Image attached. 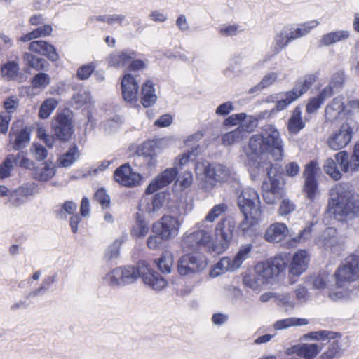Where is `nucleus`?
Listing matches in <instances>:
<instances>
[{
  "label": "nucleus",
  "mask_w": 359,
  "mask_h": 359,
  "mask_svg": "<svg viewBox=\"0 0 359 359\" xmlns=\"http://www.w3.org/2000/svg\"><path fill=\"white\" fill-rule=\"evenodd\" d=\"M257 271L258 276H259L260 287L264 285V284L269 283L271 278H273L271 262H258L257 264Z\"/></svg>",
  "instance_id": "nucleus-40"
},
{
  "label": "nucleus",
  "mask_w": 359,
  "mask_h": 359,
  "mask_svg": "<svg viewBox=\"0 0 359 359\" xmlns=\"http://www.w3.org/2000/svg\"><path fill=\"white\" fill-rule=\"evenodd\" d=\"M320 241L326 250L334 255H340L344 250V240L339 236L336 229L328 228L322 233Z\"/></svg>",
  "instance_id": "nucleus-18"
},
{
  "label": "nucleus",
  "mask_w": 359,
  "mask_h": 359,
  "mask_svg": "<svg viewBox=\"0 0 359 359\" xmlns=\"http://www.w3.org/2000/svg\"><path fill=\"white\" fill-rule=\"evenodd\" d=\"M327 213L338 221L359 212V195L353 193L346 183L335 184L330 190Z\"/></svg>",
  "instance_id": "nucleus-4"
},
{
  "label": "nucleus",
  "mask_w": 359,
  "mask_h": 359,
  "mask_svg": "<svg viewBox=\"0 0 359 359\" xmlns=\"http://www.w3.org/2000/svg\"><path fill=\"white\" fill-rule=\"evenodd\" d=\"M207 259L201 254H185L181 256L177 263V271L180 276H191L206 268Z\"/></svg>",
  "instance_id": "nucleus-12"
},
{
  "label": "nucleus",
  "mask_w": 359,
  "mask_h": 359,
  "mask_svg": "<svg viewBox=\"0 0 359 359\" xmlns=\"http://www.w3.org/2000/svg\"><path fill=\"white\" fill-rule=\"evenodd\" d=\"M164 140H147L142 142L137 149V153L144 158V161L149 168H156L158 163V155L162 152L164 145Z\"/></svg>",
  "instance_id": "nucleus-14"
},
{
  "label": "nucleus",
  "mask_w": 359,
  "mask_h": 359,
  "mask_svg": "<svg viewBox=\"0 0 359 359\" xmlns=\"http://www.w3.org/2000/svg\"><path fill=\"white\" fill-rule=\"evenodd\" d=\"M157 101V95L154 84L151 81H147L142 86V103L145 107L153 105Z\"/></svg>",
  "instance_id": "nucleus-35"
},
{
  "label": "nucleus",
  "mask_w": 359,
  "mask_h": 359,
  "mask_svg": "<svg viewBox=\"0 0 359 359\" xmlns=\"http://www.w3.org/2000/svg\"><path fill=\"white\" fill-rule=\"evenodd\" d=\"M137 56L133 50H123L120 52H114L109 55L107 58L109 66H114L117 68H123L126 65H130V60Z\"/></svg>",
  "instance_id": "nucleus-29"
},
{
  "label": "nucleus",
  "mask_w": 359,
  "mask_h": 359,
  "mask_svg": "<svg viewBox=\"0 0 359 359\" xmlns=\"http://www.w3.org/2000/svg\"><path fill=\"white\" fill-rule=\"evenodd\" d=\"M237 203L242 213H250L251 219H260L262 210L258 193L252 187H245L237 191Z\"/></svg>",
  "instance_id": "nucleus-8"
},
{
  "label": "nucleus",
  "mask_w": 359,
  "mask_h": 359,
  "mask_svg": "<svg viewBox=\"0 0 359 359\" xmlns=\"http://www.w3.org/2000/svg\"><path fill=\"white\" fill-rule=\"evenodd\" d=\"M280 178L278 168L271 164L269 168H267V178L262 182V195L266 203H275L283 196Z\"/></svg>",
  "instance_id": "nucleus-7"
},
{
  "label": "nucleus",
  "mask_w": 359,
  "mask_h": 359,
  "mask_svg": "<svg viewBox=\"0 0 359 359\" xmlns=\"http://www.w3.org/2000/svg\"><path fill=\"white\" fill-rule=\"evenodd\" d=\"M139 276H142L144 283L156 291H161L167 285L165 278L154 271L147 262H137V267L125 266L116 267L106 273L104 280L111 286H124L133 283Z\"/></svg>",
  "instance_id": "nucleus-1"
},
{
  "label": "nucleus",
  "mask_w": 359,
  "mask_h": 359,
  "mask_svg": "<svg viewBox=\"0 0 359 359\" xmlns=\"http://www.w3.org/2000/svg\"><path fill=\"white\" fill-rule=\"evenodd\" d=\"M325 342H315L314 344H302V357L304 359L316 358L320 354Z\"/></svg>",
  "instance_id": "nucleus-38"
},
{
  "label": "nucleus",
  "mask_w": 359,
  "mask_h": 359,
  "mask_svg": "<svg viewBox=\"0 0 359 359\" xmlns=\"http://www.w3.org/2000/svg\"><path fill=\"white\" fill-rule=\"evenodd\" d=\"M182 221L177 217L165 215L157 221L155 225L156 231L162 236L163 241H170L179 235Z\"/></svg>",
  "instance_id": "nucleus-16"
},
{
  "label": "nucleus",
  "mask_w": 359,
  "mask_h": 359,
  "mask_svg": "<svg viewBox=\"0 0 359 359\" xmlns=\"http://www.w3.org/2000/svg\"><path fill=\"white\" fill-rule=\"evenodd\" d=\"M242 31L241 26L238 24L222 25L219 29L220 34L224 36H233Z\"/></svg>",
  "instance_id": "nucleus-57"
},
{
  "label": "nucleus",
  "mask_w": 359,
  "mask_h": 359,
  "mask_svg": "<svg viewBox=\"0 0 359 359\" xmlns=\"http://www.w3.org/2000/svg\"><path fill=\"white\" fill-rule=\"evenodd\" d=\"M295 100H297V95L294 87L291 91H287V93H285L283 97H280V99L277 100L276 109L278 111H283V109H285L287 105H290V104L295 101Z\"/></svg>",
  "instance_id": "nucleus-53"
},
{
  "label": "nucleus",
  "mask_w": 359,
  "mask_h": 359,
  "mask_svg": "<svg viewBox=\"0 0 359 359\" xmlns=\"http://www.w3.org/2000/svg\"><path fill=\"white\" fill-rule=\"evenodd\" d=\"M337 163L338 162L335 158V161L333 159H327L324 163V170L330 177L335 180H340L342 176L340 170H339L337 167Z\"/></svg>",
  "instance_id": "nucleus-51"
},
{
  "label": "nucleus",
  "mask_w": 359,
  "mask_h": 359,
  "mask_svg": "<svg viewBox=\"0 0 359 359\" xmlns=\"http://www.w3.org/2000/svg\"><path fill=\"white\" fill-rule=\"evenodd\" d=\"M304 127L305 123L302 118L301 109L299 107H296L287 121V130L291 133H297Z\"/></svg>",
  "instance_id": "nucleus-37"
},
{
  "label": "nucleus",
  "mask_w": 359,
  "mask_h": 359,
  "mask_svg": "<svg viewBox=\"0 0 359 359\" xmlns=\"http://www.w3.org/2000/svg\"><path fill=\"white\" fill-rule=\"evenodd\" d=\"M316 78L317 77L316 75H314V74H309V75H306L304 77L302 81H299L296 84L294 88L297 99H298L299 96L302 95V94L305 93V92L308 91L312 84L315 83Z\"/></svg>",
  "instance_id": "nucleus-45"
},
{
  "label": "nucleus",
  "mask_w": 359,
  "mask_h": 359,
  "mask_svg": "<svg viewBox=\"0 0 359 359\" xmlns=\"http://www.w3.org/2000/svg\"><path fill=\"white\" fill-rule=\"evenodd\" d=\"M52 32L53 27H51L50 25H44V26L38 27L36 29L20 37V41H22V42H28V41L34 40V39H36V37L50 35Z\"/></svg>",
  "instance_id": "nucleus-44"
},
{
  "label": "nucleus",
  "mask_w": 359,
  "mask_h": 359,
  "mask_svg": "<svg viewBox=\"0 0 359 359\" xmlns=\"http://www.w3.org/2000/svg\"><path fill=\"white\" fill-rule=\"evenodd\" d=\"M80 156V152L76 146H73L69 149L62 154L58 158L59 164L62 166H70L76 162Z\"/></svg>",
  "instance_id": "nucleus-46"
},
{
  "label": "nucleus",
  "mask_w": 359,
  "mask_h": 359,
  "mask_svg": "<svg viewBox=\"0 0 359 359\" xmlns=\"http://www.w3.org/2000/svg\"><path fill=\"white\" fill-rule=\"evenodd\" d=\"M309 321L306 318H299V317H287L283 320H276L273 323V327L275 330H283L291 327H299V325H308Z\"/></svg>",
  "instance_id": "nucleus-36"
},
{
  "label": "nucleus",
  "mask_w": 359,
  "mask_h": 359,
  "mask_svg": "<svg viewBox=\"0 0 359 359\" xmlns=\"http://www.w3.org/2000/svg\"><path fill=\"white\" fill-rule=\"evenodd\" d=\"M123 98L126 102H136L138 99V81L132 74H126L121 82Z\"/></svg>",
  "instance_id": "nucleus-25"
},
{
  "label": "nucleus",
  "mask_w": 359,
  "mask_h": 359,
  "mask_svg": "<svg viewBox=\"0 0 359 359\" xmlns=\"http://www.w3.org/2000/svg\"><path fill=\"white\" fill-rule=\"evenodd\" d=\"M178 172V169L175 165L174 168H169V169L164 170V171L161 172V174L149 184L146 189V193L153 194V192L156 191L159 188L165 187L167 184H170V182L175 180Z\"/></svg>",
  "instance_id": "nucleus-23"
},
{
  "label": "nucleus",
  "mask_w": 359,
  "mask_h": 359,
  "mask_svg": "<svg viewBox=\"0 0 359 359\" xmlns=\"http://www.w3.org/2000/svg\"><path fill=\"white\" fill-rule=\"evenodd\" d=\"M95 68L94 64H86V65L81 66L77 71V75L79 79H88L90 74H93Z\"/></svg>",
  "instance_id": "nucleus-64"
},
{
  "label": "nucleus",
  "mask_w": 359,
  "mask_h": 359,
  "mask_svg": "<svg viewBox=\"0 0 359 359\" xmlns=\"http://www.w3.org/2000/svg\"><path fill=\"white\" fill-rule=\"evenodd\" d=\"M278 304L285 307L286 311L292 309L296 306V300L291 293H278L276 295Z\"/></svg>",
  "instance_id": "nucleus-54"
},
{
  "label": "nucleus",
  "mask_w": 359,
  "mask_h": 359,
  "mask_svg": "<svg viewBox=\"0 0 359 359\" xmlns=\"http://www.w3.org/2000/svg\"><path fill=\"white\" fill-rule=\"evenodd\" d=\"M29 50L32 52L37 53L38 54L46 56L48 60H57L59 54L56 50L55 46L53 44L48 43L44 40H35L30 42L29 45Z\"/></svg>",
  "instance_id": "nucleus-28"
},
{
  "label": "nucleus",
  "mask_w": 359,
  "mask_h": 359,
  "mask_svg": "<svg viewBox=\"0 0 359 359\" xmlns=\"http://www.w3.org/2000/svg\"><path fill=\"white\" fill-rule=\"evenodd\" d=\"M18 64L15 61L8 62L4 66H1V76L8 80L15 79L18 73Z\"/></svg>",
  "instance_id": "nucleus-52"
},
{
  "label": "nucleus",
  "mask_w": 359,
  "mask_h": 359,
  "mask_svg": "<svg viewBox=\"0 0 359 359\" xmlns=\"http://www.w3.org/2000/svg\"><path fill=\"white\" fill-rule=\"evenodd\" d=\"M316 166V164L315 162H309L304 171V175L305 177L304 190L306 194L307 199L311 201H314L318 194L317 182L315 177Z\"/></svg>",
  "instance_id": "nucleus-22"
},
{
  "label": "nucleus",
  "mask_w": 359,
  "mask_h": 359,
  "mask_svg": "<svg viewBox=\"0 0 359 359\" xmlns=\"http://www.w3.org/2000/svg\"><path fill=\"white\" fill-rule=\"evenodd\" d=\"M36 191V187L34 183L25 184L14 191H11L7 187H1V198L8 196L11 203L15 205H20V204L23 203L25 197L32 196Z\"/></svg>",
  "instance_id": "nucleus-19"
},
{
  "label": "nucleus",
  "mask_w": 359,
  "mask_h": 359,
  "mask_svg": "<svg viewBox=\"0 0 359 359\" xmlns=\"http://www.w3.org/2000/svg\"><path fill=\"white\" fill-rule=\"evenodd\" d=\"M50 83V76L46 73H39L35 75L32 81V85L34 88H41L43 89L48 86Z\"/></svg>",
  "instance_id": "nucleus-58"
},
{
  "label": "nucleus",
  "mask_w": 359,
  "mask_h": 359,
  "mask_svg": "<svg viewBox=\"0 0 359 359\" xmlns=\"http://www.w3.org/2000/svg\"><path fill=\"white\" fill-rule=\"evenodd\" d=\"M278 77V73H275V72H270V73L266 74L261 81L258 83L256 86L252 87L248 93H255V92L261 91V90L265 89V88H268V86H271V84L274 83L276 81Z\"/></svg>",
  "instance_id": "nucleus-43"
},
{
  "label": "nucleus",
  "mask_w": 359,
  "mask_h": 359,
  "mask_svg": "<svg viewBox=\"0 0 359 359\" xmlns=\"http://www.w3.org/2000/svg\"><path fill=\"white\" fill-rule=\"evenodd\" d=\"M310 257L305 250H299L292 256L290 266V272L293 276H300L308 268Z\"/></svg>",
  "instance_id": "nucleus-27"
},
{
  "label": "nucleus",
  "mask_w": 359,
  "mask_h": 359,
  "mask_svg": "<svg viewBox=\"0 0 359 359\" xmlns=\"http://www.w3.org/2000/svg\"><path fill=\"white\" fill-rule=\"evenodd\" d=\"M252 244H246L241 246L238 252L233 258L223 257L214 266L213 269L210 271V276L212 278L219 276L221 273L226 272V271H233L240 268L242 263L248 258L250 251H252Z\"/></svg>",
  "instance_id": "nucleus-11"
},
{
  "label": "nucleus",
  "mask_w": 359,
  "mask_h": 359,
  "mask_svg": "<svg viewBox=\"0 0 359 359\" xmlns=\"http://www.w3.org/2000/svg\"><path fill=\"white\" fill-rule=\"evenodd\" d=\"M336 284L338 287L345 285L347 282H353L359 278V257L348 256L342 266L335 271Z\"/></svg>",
  "instance_id": "nucleus-13"
},
{
  "label": "nucleus",
  "mask_w": 359,
  "mask_h": 359,
  "mask_svg": "<svg viewBox=\"0 0 359 359\" xmlns=\"http://www.w3.org/2000/svg\"><path fill=\"white\" fill-rule=\"evenodd\" d=\"M244 139V133L242 125L231 132L226 133L222 137V142L224 145H231L233 143L241 142Z\"/></svg>",
  "instance_id": "nucleus-42"
},
{
  "label": "nucleus",
  "mask_w": 359,
  "mask_h": 359,
  "mask_svg": "<svg viewBox=\"0 0 359 359\" xmlns=\"http://www.w3.org/2000/svg\"><path fill=\"white\" fill-rule=\"evenodd\" d=\"M30 139V135L27 130H22L17 135L15 140L14 148L18 150V149L22 148L25 147L27 142H29Z\"/></svg>",
  "instance_id": "nucleus-60"
},
{
  "label": "nucleus",
  "mask_w": 359,
  "mask_h": 359,
  "mask_svg": "<svg viewBox=\"0 0 359 359\" xmlns=\"http://www.w3.org/2000/svg\"><path fill=\"white\" fill-rule=\"evenodd\" d=\"M158 269L163 273H170L173 268V255L170 250L163 252L159 258L155 259Z\"/></svg>",
  "instance_id": "nucleus-39"
},
{
  "label": "nucleus",
  "mask_w": 359,
  "mask_h": 359,
  "mask_svg": "<svg viewBox=\"0 0 359 359\" xmlns=\"http://www.w3.org/2000/svg\"><path fill=\"white\" fill-rule=\"evenodd\" d=\"M243 281L245 286L252 290H259L260 288L259 276L257 271V265L255 267L254 273H247V275L243 276Z\"/></svg>",
  "instance_id": "nucleus-55"
},
{
  "label": "nucleus",
  "mask_w": 359,
  "mask_h": 359,
  "mask_svg": "<svg viewBox=\"0 0 359 359\" xmlns=\"http://www.w3.org/2000/svg\"><path fill=\"white\" fill-rule=\"evenodd\" d=\"M95 199L101 204L102 208H107L110 204V196L104 189L97 190L95 194Z\"/></svg>",
  "instance_id": "nucleus-62"
},
{
  "label": "nucleus",
  "mask_w": 359,
  "mask_h": 359,
  "mask_svg": "<svg viewBox=\"0 0 359 359\" xmlns=\"http://www.w3.org/2000/svg\"><path fill=\"white\" fill-rule=\"evenodd\" d=\"M166 201L165 193L155 194L154 196L149 199H145L144 202L140 204L142 210H144L150 215H154L160 211Z\"/></svg>",
  "instance_id": "nucleus-31"
},
{
  "label": "nucleus",
  "mask_w": 359,
  "mask_h": 359,
  "mask_svg": "<svg viewBox=\"0 0 359 359\" xmlns=\"http://www.w3.org/2000/svg\"><path fill=\"white\" fill-rule=\"evenodd\" d=\"M92 95L87 89H80L77 93L73 94L72 100L76 107H81L85 104L90 103Z\"/></svg>",
  "instance_id": "nucleus-47"
},
{
  "label": "nucleus",
  "mask_w": 359,
  "mask_h": 359,
  "mask_svg": "<svg viewBox=\"0 0 359 359\" xmlns=\"http://www.w3.org/2000/svg\"><path fill=\"white\" fill-rule=\"evenodd\" d=\"M353 109L351 108L349 102L346 104L343 102L341 97L332 99V102L325 108V118L327 121H333L339 118L341 116L351 114Z\"/></svg>",
  "instance_id": "nucleus-21"
},
{
  "label": "nucleus",
  "mask_w": 359,
  "mask_h": 359,
  "mask_svg": "<svg viewBox=\"0 0 359 359\" xmlns=\"http://www.w3.org/2000/svg\"><path fill=\"white\" fill-rule=\"evenodd\" d=\"M345 80L344 74L342 72H337L332 74L329 84L323 88V94L325 96V100L330 97L336 92L340 91L344 86Z\"/></svg>",
  "instance_id": "nucleus-33"
},
{
  "label": "nucleus",
  "mask_w": 359,
  "mask_h": 359,
  "mask_svg": "<svg viewBox=\"0 0 359 359\" xmlns=\"http://www.w3.org/2000/svg\"><path fill=\"white\" fill-rule=\"evenodd\" d=\"M235 224L233 221L222 220L215 227L216 240L210 248V252L222 253L230 246Z\"/></svg>",
  "instance_id": "nucleus-9"
},
{
  "label": "nucleus",
  "mask_w": 359,
  "mask_h": 359,
  "mask_svg": "<svg viewBox=\"0 0 359 359\" xmlns=\"http://www.w3.org/2000/svg\"><path fill=\"white\" fill-rule=\"evenodd\" d=\"M243 123H241L242 131L243 133V139L245 138L248 133H250V131H253L255 128L257 120L253 116H248L247 118L245 115V118L243 120Z\"/></svg>",
  "instance_id": "nucleus-59"
},
{
  "label": "nucleus",
  "mask_w": 359,
  "mask_h": 359,
  "mask_svg": "<svg viewBox=\"0 0 359 359\" xmlns=\"http://www.w3.org/2000/svg\"><path fill=\"white\" fill-rule=\"evenodd\" d=\"M354 128L351 122L346 121L340 128L333 132L327 139L329 147L332 150L345 148L353 138Z\"/></svg>",
  "instance_id": "nucleus-15"
},
{
  "label": "nucleus",
  "mask_w": 359,
  "mask_h": 359,
  "mask_svg": "<svg viewBox=\"0 0 359 359\" xmlns=\"http://www.w3.org/2000/svg\"><path fill=\"white\" fill-rule=\"evenodd\" d=\"M57 104L58 102L55 98L46 99L39 108V117L41 118H47L53 113Z\"/></svg>",
  "instance_id": "nucleus-50"
},
{
  "label": "nucleus",
  "mask_w": 359,
  "mask_h": 359,
  "mask_svg": "<svg viewBox=\"0 0 359 359\" xmlns=\"http://www.w3.org/2000/svg\"><path fill=\"white\" fill-rule=\"evenodd\" d=\"M14 163L15 157L13 154H10L5 160L4 165H1V180L10 176Z\"/></svg>",
  "instance_id": "nucleus-63"
},
{
  "label": "nucleus",
  "mask_w": 359,
  "mask_h": 359,
  "mask_svg": "<svg viewBox=\"0 0 359 359\" xmlns=\"http://www.w3.org/2000/svg\"><path fill=\"white\" fill-rule=\"evenodd\" d=\"M226 203H218L213 206L205 218L197 223L198 229L191 233H185L181 241V247L184 251L197 250L204 247L210 252V247L212 243V230L214 222L222 213L227 211Z\"/></svg>",
  "instance_id": "nucleus-3"
},
{
  "label": "nucleus",
  "mask_w": 359,
  "mask_h": 359,
  "mask_svg": "<svg viewBox=\"0 0 359 359\" xmlns=\"http://www.w3.org/2000/svg\"><path fill=\"white\" fill-rule=\"evenodd\" d=\"M18 104V99L16 97H10L4 101V104L6 114L1 115V133H6L8 130L11 114L16 111Z\"/></svg>",
  "instance_id": "nucleus-34"
},
{
  "label": "nucleus",
  "mask_w": 359,
  "mask_h": 359,
  "mask_svg": "<svg viewBox=\"0 0 359 359\" xmlns=\"http://www.w3.org/2000/svg\"><path fill=\"white\" fill-rule=\"evenodd\" d=\"M201 137H203L201 133H196V134L191 135V136L185 140L186 144L191 145V148L190 150H188V151L184 152L183 154L179 156L175 160V164L177 168V166H182V165L187 164L189 161L195 160L200 151L198 144H195V142L198 140V139H201Z\"/></svg>",
  "instance_id": "nucleus-26"
},
{
  "label": "nucleus",
  "mask_w": 359,
  "mask_h": 359,
  "mask_svg": "<svg viewBox=\"0 0 359 359\" xmlns=\"http://www.w3.org/2000/svg\"><path fill=\"white\" fill-rule=\"evenodd\" d=\"M325 100L326 97L323 95V89L318 95L314 97V98H311L310 101H309L306 106L307 113H313V111H316Z\"/></svg>",
  "instance_id": "nucleus-56"
},
{
  "label": "nucleus",
  "mask_w": 359,
  "mask_h": 359,
  "mask_svg": "<svg viewBox=\"0 0 359 359\" xmlns=\"http://www.w3.org/2000/svg\"><path fill=\"white\" fill-rule=\"evenodd\" d=\"M114 177L116 182L128 187L136 186L140 184L142 179L140 174L134 172L128 163L122 164L121 167L117 168Z\"/></svg>",
  "instance_id": "nucleus-20"
},
{
  "label": "nucleus",
  "mask_w": 359,
  "mask_h": 359,
  "mask_svg": "<svg viewBox=\"0 0 359 359\" xmlns=\"http://www.w3.org/2000/svg\"><path fill=\"white\" fill-rule=\"evenodd\" d=\"M289 233L288 226L282 222L272 223L265 231L264 238L269 241H280Z\"/></svg>",
  "instance_id": "nucleus-30"
},
{
  "label": "nucleus",
  "mask_w": 359,
  "mask_h": 359,
  "mask_svg": "<svg viewBox=\"0 0 359 359\" xmlns=\"http://www.w3.org/2000/svg\"><path fill=\"white\" fill-rule=\"evenodd\" d=\"M349 30H335L327 34H323L318 42V46H330L335 43L342 42L350 37Z\"/></svg>",
  "instance_id": "nucleus-32"
},
{
  "label": "nucleus",
  "mask_w": 359,
  "mask_h": 359,
  "mask_svg": "<svg viewBox=\"0 0 359 359\" xmlns=\"http://www.w3.org/2000/svg\"><path fill=\"white\" fill-rule=\"evenodd\" d=\"M55 135L61 140H68L72 134V121L69 115H57L53 123Z\"/></svg>",
  "instance_id": "nucleus-24"
},
{
  "label": "nucleus",
  "mask_w": 359,
  "mask_h": 359,
  "mask_svg": "<svg viewBox=\"0 0 359 359\" xmlns=\"http://www.w3.org/2000/svg\"><path fill=\"white\" fill-rule=\"evenodd\" d=\"M122 241L115 240L106 250V257L109 259L117 258L119 256Z\"/></svg>",
  "instance_id": "nucleus-61"
},
{
  "label": "nucleus",
  "mask_w": 359,
  "mask_h": 359,
  "mask_svg": "<svg viewBox=\"0 0 359 359\" xmlns=\"http://www.w3.org/2000/svg\"><path fill=\"white\" fill-rule=\"evenodd\" d=\"M157 224V221L153 223L151 226V231L153 234H151L147 241V245L150 249H158L163 244V238L161 233L158 232L155 229V225Z\"/></svg>",
  "instance_id": "nucleus-48"
},
{
  "label": "nucleus",
  "mask_w": 359,
  "mask_h": 359,
  "mask_svg": "<svg viewBox=\"0 0 359 359\" xmlns=\"http://www.w3.org/2000/svg\"><path fill=\"white\" fill-rule=\"evenodd\" d=\"M319 23L318 20H314L298 25L297 27L292 26V25L283 27L281 30L273 36V41L271 46L272 53L279 54L285 47L288 46L292 41L308 34Z\"/></svg>",
  "instance_id": "nucleus-5"
},
{
  "label": "nucleus",
  "mask_w": 359,
  "mask_h": 359,
  "mask_svg": "<svg viewBox=\"0 0 359 359\" xmlns=\"http://www.w3.org/2000/svg\"><path fill=\"white\" fill-rule=\"evenodd\" d=\"M24 59L29 66L36 70L45 69L48 65L46 60L37 57L32 53H25Z\"/></svg>",
  "instance_id": "nucleus-49"
},
{
  "label": "nucleus",
  "mask_w": 359,
  "mask_h": 359,
  "mask_svg": "<svg viewBox=\"0 0 359 359\" xmlns=\"http://www.w3.org/2000/svg\"><path fill=\"white\" fill-rule=\"evenodd\" d=\"M55 167L53 163L45 162L41 168H37L34 172V177L39 180H48L55 175Z\"/></svg>",
  "instance_id": "nucleus-41"
},
{
  "label": "nucleus",
  "mask_w": 359,
  "mask_h": 359,
  "mask_svg": "<svg viewBox=\"0 0 359 359\" xmlns=\"http://www.w3.org/2000/svg\"><path fill=\"white\" fill-rule=\"evenodd\" d=\"M205 180L202 187L209 191L217 184L227 182L233 176V171L224 164H208L204 170Z\"/></svg>",
  "instance_id": "nucleus-10"
},
{
  "label": "nucleus",
  "mask_w": 359,
  "mask_h": 359,
  "mask_svg": "<svg viewBox=\"0 0 359 359\" xmlns=\"http://www.w3.org/2000/svg\"><path fill=\"white\" fill-rule=\"evenodd\" d=\"M335 157L343 172H353L359 170V142L355 144L351 157L346 151L337 152Z\"/></svg>",
  "instance_id": "nucleus-17"
},
{
  "label": "nucleus",
  "mask_w": 359,
  "mask_h": 359,
  "mask_svg": "<svg viewBox=\"0 0 359 359\" xmlns=\"http://www.w3.org/2000/svg\"><path fill=\"white\" fill-rule=\"evenodd\" d=\"M301 340L327 341L329 346L325 351L321 353L318 359H335L343 354L344 349L338 332H329V330H319L303 334Z\"/></svg>",
  "instance_id": "nucleus-6"
},
{
  "label": "nucleus",
  "mask_w": 359,
  "mask_h": 359,
  "mask_svg": "<svg viewBox=\"0 0 359 359\" xmlns=\"http://www.w3.org/2000/svg\"><path fill=\"white\" fill-rule=\"evenodd\" d=\"M243 152L249 160L256 162L264 154L280 160L283 156V144L280 133L273 125H264L262 133L252 135L248 146L243 147Z\"/></svg>",
  "instance_id": "nucleus-2"
}]
</instances>
